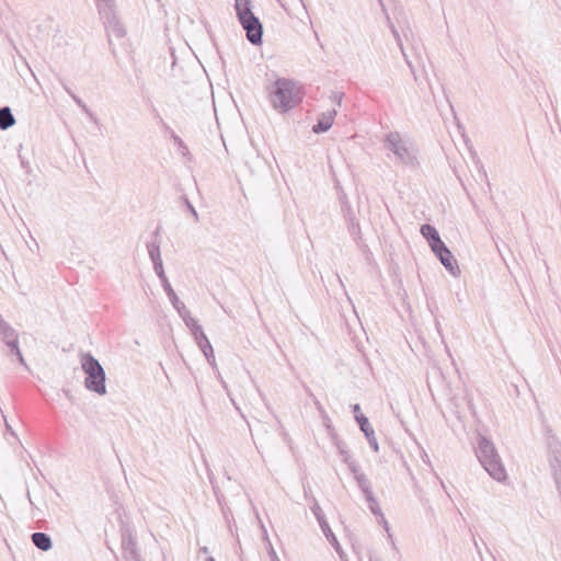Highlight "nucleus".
<instances>
[{"label":"nucleus","mask_w":561,"mask_h":561,"mask_svg":"<svg viewBox=\"0 0 561 561\" xmlns=\"http://www.w3.org/2000/svg\"><path fill=\"white\" fill-rule=\"evenodd\" d=\"M302 87L287 78H278L270 90V102L278 113H287L302 102Z\"/></svg>","instance_id":"nucleus-1"},{"label":"nucleus","mask_w":561,"mask_h":561,"mask_svg":"<svg viewBox=\"0 0 561 561\" xmlns=\"http://www.w3.org/2000/svg\"><path fill=\"white\" fill-rule=\"evenodd\" d=\"M476 455L482 467L493 479L497 481L506 479V471L501 461L500 455L497 454L494 444L485 436H478Z\"/></svg>","instance_id":"nucleus-2"},{"label":"nucleus","mask_w":561,"mask_h":561,"mask_svg":"<svg viewBox=\"0 0 561 561\" xmlns=\"http://www.w3.org/2000/svg\"><path fill=\"white\" fill-rule=\"evenodd\" d=\"M234 10L239 23L245 31V37L252 45H261L263 42V25L252 12L250 0H234Z\"/></svg>","instance_id":"nucleus-3"},{"label":"nucleus","mask_w":561,"mask_h":561,"mask_svg":"<svg viewBox=\"0 0 561 561\" xmlns=\"http://www.w3.org/2000/svg\"><path fill=\"white\" fill-rule=\"evenodd\" d=\"M383 147L393 154L397 162L412 168L417 165V151L413 142L400 133H388L383 139Z\"/></svg>","instance_id":"nucleus-4"},{"label":"nucleus","mask_w":561,"mask_h":561,"mask_svg":"<svg viewBox=\"0 0 561 561\" xmlns=\"http://www.w3.org/2000/svg\"><path fill=\"white\" fill-rule=\"evenodd\" d=\"M81 367L85 374V389L99 396L106 394V375L100 362L91 353H84L81 355Z\"/></svg>","instance_id":"nucleus-5"},{"label":"nucleus","mask_w":561,"mask_h":561,"mask_svg":"<svg viewBox=\"0 0 561 561\" xmlns=\"http://www.w3.org/2000/svg\"><path fill=\"white\" fill-rule=\"evenodd\" d=\"M98 9L108 37L112 35L117 38L124 37L126 31L116 16L114 0H98Z\"/></svg>","instance_id":"nucleus-6"},{"label":"nucleus","mask_w":561,"mask_h":561,"mask_svg":"<svg viewBox=\"0 0 561 561\" xmlns=\"http://www.w3.org/2000/svg\"><path fill=\"white\" fill-rule=\"evenodd\" d=\"M123 557L126 561H142L138 550L136 536L126 525L121 528Z\"/></svg>","instance_id":"nucleus-7"},{"label":"nucleus","mask_w":561,"mask_h":561,"mask_svg":"<svg viewBox=\"0 0 561 561\" xmlns=\"http://www.w3.org/2000/svg\"><path fill=\"white\" fill-rule=\"evenodd\" d=\"M436 257L439 260V262L443 264V266L453 275V276H459L460 275V268L458 265L457 260L453 255V253L449 251V249L446 247V244H442L439 248L433 251Z\"/></svg>","instance_id":"nucleus-8"},{"label":"nucleus","mask_w":561,"mask_h":561,"mask_svg":"<svg viewBox=\"0 0 561 561\" xmlns=\"http://www.w3.org/2000/svg\"><path fill=\"white\" fill-rule=\"evenodd\" d=\"M356 422L358 423L360 431L364 433L366 439L368 440L369 446L375 453H378L379 445L375 436V431L371 427L368 419L364 414H359L356 415Z\"/></svg>","instance_id":"nucleus-9"},{"label":"nucleus","mask_w":561,"mask_h":561,"mask_svg":"<svg viewBox=\"0 0 561 561\" xmlns=\"http://www.w3.org/2000/svg\"><path fill=\"white\" fill-rule=\"evenodd\" d=\"M335 116L336 110L334 108L331 111L322 112L319 115L317 123L312 126V131L314 134L328 131L332 127Z\"/></svg>","instance_id":"nucleus-10"},{"label":"nucleus","mask_w":561,"mask_h":561,"mask_svg":"<svg viewBox=\"0 0 561 561\" xmlns=\"http://www.w3.org/2000/svg\"><path fill=\"white\" fill-rule=\"evenodd\" d=\"M421 234L427 240L432 251L444 244L436 228L430 224L422 225Z\"/></svg>","instance_id":"nucleus-11"},{"label":"nucleus","mask_w":561,"mask_h":561,"mask_svg":"<svg viewBox=\"0 0 561 561\" xmlns=\"http://www.w3.org/2000/svg\"><path fill=\"white\" fill-rule=\"evenodd\" d=\"M364 496H365V500L367 501L368 508L370 510V512L375 516L380 517L381 522L385 525L386 530H388V522L386 520V518L381 512L380 505H379L377 499L375 497L374 493L370 492Z\"/></svg>","instance_id":"nucleus-12"},{"label":"nucleus","mask_w":561,"mask_h":561,"mask_svg":"<svg viewBox=\"0 0 561 561\" xmlns=\"http://www.w3.org/2000/svg\"><path fill=\"white\" fill-rule=\"evenodd\" d=\"M323 535L328 539V541L332 545V547L335 549V551L339 553L341 558H343V551L340 546V542L337 538L335 537L334 533L332 531L330 525L328 523H323V525L320 526Z\"/></svg>","instance_id":"nucleus-13"},{"label":"nucleus","mask_w":561,"mask_h":561,"mask_svg":"<svg viewBox=\"0 0 561 561\" xmlns=\"http://www.w3.org/2000/svg\"><path fill=\"white\" fill-rule=\"evenodd\" d=\"M172 306L178 312L185 311V305L179 299L170 283L162 286Z\"/></svg>","instance_id":"nucleus-14"},{"label":"nucleus","mask_w":561,"mask_h":561,"mask_svg":"<svg viewBox=\"0 0 561 561\" xmlns=\"http://www.w3.org/2000/svg\"><path fill=\"white\" fill-rule=\"evenodd\" d=\"M160 247H161V240L149 241L147 243L148 254H149V257H150L152 264L162 262Z\"/></svg>","instance_id":"nucleus-15"},{"label":"nucleus","mask_w":561,"mask_h":561,"mask_svg":"<svg viewBox=\"0 0 561 561\" xmlns=\"http://www.w3.org/2000/svg\"><path fill=\"white\" fill-rule=\"evenodd\" d=\"M15 123L14 116L9 107L0 108V129L5 130Z\"/></svg>","instance_id":"nucleus-16"},{"label":"nucleus","mask_w":561,"mask_h":561,"mask_svg":"<svg viewBox=\"0 0 561 561\" xmlns=\"http://www.w3.org/2000/svg\"><path fill=\"white\" fill-rule=\"evenodd\" d=\"M72 100L82 110V112L88 116L90 122H92L96 126L100 124V121L96 117V115L87 106V104L78 95H72Z\"/></svg>","instance_id":"nucleus-17"},{"label":"nucleus","mask_w":561,"mask_h":561,"mask_svg":"<svg viewBox=\"0 0 561 561\" xmlns=\"http://www.w3.org/2000/svg\"><path fill=\"white\" fill-rule=\"evenodd\" d=\"M347 230L352 236L353 240L358 242L362 240V229L358 219L346 221Z\"/></svg>","instance_id":"nucleus-18"},{"label":"nucleus","mask_w":561,"mask_h":561,"mask_svg":"<svg viewBox=\"0 0 561 561\" xmlns=\"http://www.w3.org/2000/svg\"><path fill=\"white\" fill-rule=\"evenodd\" d=\"M179 314L182 317L183 321L185 322L186 327L190 329L192 334L196 332V328H202L198 321L191 316V312L187 309H185V311L179 312Z\"/></svg>","instance_id":"nucleus-19"},{"label":"nucleus","mask_w":561,"mask_h":561,"mask_svg":"<svg viewBox=\"0 0 561 561\" xmlns=\"http://www.w3.org/2000/svg\"><path fill=\"white\" fill-rule=\"evenodd\" d=\"M51 546L50 537L46 533L37 531V549L48 551Z\"/></svg>","instance_id":"nucleus-20"},{"label":"nucleus","mask_w":561,"mask_h":561,"mask_svg":"<svg viewBox=\"0 0 561 561\" xmlns=\"http://www.w3.org/2000/svg\"><path fill=\"white\" fill-rule=\"evenodd\" d=\"M357 482L358 488L363 492L364 495L373 492L371 490V483L367 476L365 473L358 474L356 478H354Z\"/></svg>","instance_id":"nucleus-21"},{"label":"nucleus","mask_w":561,"mask_h":561,"mask_svg":"<svg viewBox=\"0 0 561 561\" xmlns=\"http://www.w3.org/2000/svg\"><path fill=\"white\" fill-rule=\"evenodd\" d=\"M171 139L173 140L174 145L178 147L180 153L183 157L190 156L188 147L184 144V141L175 134V131H171Z\"/></svg>","instance_id":"nucleus-22"},{"label":"nucleus","mask_w":561,"mask_h":561,"mask_svg":"<svg viewBox=\"0 0 561 561\" xmlns=\"http://www.w3.org/2000/svg\"><path fill=\"white\" fill-rule=\"evenodd\" d=\"M201 351L203 352V354L205 355L208 364L215 368L216 367V360H215V354H214V350H213V346L210 343H207L206 345H203V347L201 348Z\"/></svg>","instance_id":"nucleus-23"},{"label":"nucleus","mask_w":561,"mask_h":561,"mask_svg":"<svg viewBox=\"0 0 561 561\" xmlns=\"http://www.w3.org/2000/svg\"><path fill=\"white\" fill-rule=\"evenodd\" d=\"M193 336H194L199 348H202L203 345L210 343L209 340L207 339L206 334L204 333L203 328H196V332L193 333Z\"/></svg>","instance_id":"nucleus-24"},{"label":"nucleus","mask_w":561,"mask_h":561,"mask_svg":"<svg viewBox=\"0 0 561 561\" xmlns=\"http://www.w3.org/2000/svg\"><path fill=\"white\" fill-rule=\"evenodd\" d=\"M343 461L347 465L350 471L354 474V478L358 474H363V472L359 471L358 463L352 459L351 455H346V458H343Z\"/></svg>","instance_id":"nucleus-25"},{"label":"nucleus","mask_w":561,"mask_h":561,"mask_svg":"<svg viewBox=\"0 0 561 561\" xmlns=\"http://www.w3.org/2000/svg\"><path fill=\"white\" fill-rule=\"evenodd\" d=\"M343 461L347 465L350 471L354 474V478L358 474H363V472L359 471L358 463L352 459L351 455H346V458H343Z\"/></svg>","instance_id":"nucleus-26"},{"label":"nucleus","mask_w":561,"mask_h":561,"mask_svg":"<svg viewBox=\"0 0 561 561\" xmlns=\"http://www.w3.org/2000/svg\"><path fill=\"white\" fill-rule=\"evenodd\" d=\"M153 265V270H154V273L157 274V276L159 277L162 286L170 283L165 273H164V268H163V263L162 262H159V263H156V264H152Z\"/></svg>","instance_id":"nucleus-27"},{"label":"nucleus","mask_w":561,"mask_h":561,"mask_svg":"<svg viewBox=\"0 0 561 561\" xmlns=\"http://www.w3.org/2000/svg\"><path fill=\"white\" fill-rule=\"evenodd\" d=\"M311 512L317 518L319 526L323 525V523H328L318 502H314V504L311 506Z\"/></svg>","instance_id":"nucleus-28"},{"label":"nucleus","mask_w":561,"mask_h":561,"mask_svg":"<svg viewBox=\"0 0 561 561\" xmlns=\"http://www.w3.org/2000/svg\"><path fill=\"white\" fill-rule=\"evenodd\" d=\"M342 214L345 221L354 220L356 219L355 213L350 204V202H344V205L342 206Z\"/></svg>","instance_id":"nucleus-29"},{"label":"nucleus","mask_w":561,"mask_h":561,"mask_svg":"<svg viewBox=\"0 0 561 561\" xmlns=\"http://www.w3.org/2000/svg\"><path fill=\"white\" fill-rule=\"evenodd\" d=\"M182 199V203H183V206L192 214V216L194 217V220L195 222H198L199 220V217H198V214L195 209V207L193 206V204L190 202V199L187 198L186 195H183L181 197Z\"/></svg>","instance_id":"nucleus-30"},{"label":"nucleus","mask_w":561,"mask_h":561,"mask_svg":"<svg viewBox=\"0 0 561 561\" xmlns=\"http://www.w3.org/2000/svg\"><path fill=\"white\" fill-rule=\"evenodd\" d=\"M390 28H391V32H392V34H393V36H394V38H396L397 43H398V46H399V47H400V49H401V53H402V55H403V57H404V59H405L407 64L411 67V62L408 60V57H407V55H405V53H404L403 45H402V41H401V37H400V35H399V32L397 31V28H396V27H394V25H392V24H390Z\"/></svg>","instance_id":"nucleus-31"},{"label":"nucleus","mask_w":561,"mask_h":561,"mask_svg":"<svg viewBox=\"0 0 561 561\" xmlns=\"http://www.w3.org/2000/svg\"><path fill=\"white\" fill-rule=\"evenodd\" d=\"M221 513L225 517L226 523L228 524V527L230 528L231 519H233L230 508L228 506H222Z\"/></svg>","instance_id":"nucleus-32"},{"label":"nucleus","mask_w":561,"mask_h":561,"mask_svg":"<svg viewBox=\"0 0 561 561\" xmlns=\"http://www.w3.org/2000/svg\"><path fill=\"white\" fill-rule=\"evenodd\" d=\"M336 447H337L339 454L342 456V459L346 458V455H350V453H348V450L346 448V444L345 443L339 442L336 444Z\"/></svg>","instance_id":"nucleus-33"},{"label":"nucleus","mask_w":561,"mask_h":561,"mask_svg":"<svg viewBox=\"0 0 561 561\" xmlns=\"http://www.w3.org/2000/svg\"><path fill=\"white\" fill-rule=\"evenodd\" d=\"M214 492H215V495H216V499H217V502L220 506V510H222V506H227L226 504V500H225V496L220 493L219 490H217L216 488H214Z\"/></svg>","instance_id":"nucleus-34"},{"label":"nucleus","mask_w":561,"mask_h":561,"mask_svg":"<svg viewBox=\"0 0 561 561\" xmlns=\"http://www.w3.org/2000/svg\"><path fill=\"white\" fill-rule=\"evenodd\" d=\"M214 492H215V495H216V499H217V502L220 506V510H222V506H227L226 504V500H225V496L220 493L219 490H217L216 488H214Z\"/></svg>","instance_id":"nucleus-35"},{"label":"nucleus","mask_w":561,"mask_h":561,"mask_svg":"<svg viewBox=\"0 0 561 561\" xmlns=\"http://www.w3.org/2000/svg\"><path fill=\"white\" fill-rule=\"evenodd\" d=\"M161 226H157V228L154 229V231L152 232V240L151 241H157V240H161Z\"/></svg>","instance_id":"nucleus-36"},{"label":"nucleus","mask_w":561,"mask_h":561,"mask_svg":"<svg viewBox=\"0 0 561 561\" xmlns=\"http://www.w3.org/2000/svg\"><path fill=\"white\" fill-rule=\"evenodd\" d=\"M343 96H344V93H342V92H339V93H337V92H335V93H333V95H332L331 98H332V100H333L334 102H336V103H337V105L340 106V105H341V102H342Z\"/></svg>","instance_id":"nucleus-37"},{"label":"nucleus","mask_w":561,"mask_h":561,"mask_svg":"<svg viewBox=\"0 0 561 561\" xmlns=\"http://www.w3.org/2000/svg\"><path fill=\"white\" fill-rule=\"evenodd\" d=\"M159 123L165 133L171 135V131H174L161 117H159Z\"/></svg>","instance_id":"nucleus-38"},{"label":"nucleus","mask_w":561,"mask_h":561,"mask_svg":"<svg viewBox=\"0 0 561 561\" xmlns=\"http://www.w3.org/2000/svg\"><path fill=\"white\" fill-rule=\"evenodd\" d=\"M351 408H352V412L354 413L355 419H356V415L363 414L360 412V405L358 403L351 405Z\"/></svg>","instance_id":"nucleus-39"},{"label":"nucleus","mask_w":561,"mask_h":561,"mask_svg":"<svg viewBox=\"0 0 561 561\" xmlns=\"http://www.w3.org/2000/svg\"><path fill=\"white\" fill-rule=\"evenodd\" d=\"M435 328H436L437 333L443 337L442 324L437 319L435 320Z\"/></svg>","instance_id":"nucleus-40"},{"label":"nucleus","mask_w":561,"mask_h":561,"mask_svg":"<svg viewBox=\"0 0 561 561\" xmlns=\"http://www.w3.org/2000/svg\"><path fill=\"white\" fill-rule=\"evenodd\" d=\"M306 392H307V394H308L310 398H312V399H313V401H314L316 403H317V402H319V401L316 399V397H314V394L312 393V391L310 390V388L306 387Z\"/></svg>","instance_id":"nucleus-41"},{"label":"nucleus","mask_w":561,"mask_h":561,"mask_svg":"<svg viewBox=\"0 0 561 561\" xmlns=\"http://www.w3.org/2000/svg\"><path fill=\"white\" fill-rule=\"evenodd\" d=\"M271 561H280L274 550H272L271 552Z\"/></svg>","instance_id":"nucleus-42"},{"label":"nucleus","mask_w":561,"mask_h":561,"mask_svg":"<svg viewBox=\"0 0 561 561\" xmlns=\"http://www.w3.org/2000/svg\"><path fill=\"white\" fill-rule=\"evenodd\" d=\"M340 202H341V207L344 205V202H348V199H347L345 194L340 196Z\"/></svg>","instance_id":"nucleus-43"},{"label":"nucleus","mask_w":561,"mask_h":561,"mask_svg":"<svg viewBox=\"0 0 561 561\" xmlns=\"http://www.w3.org/2000/svg\"><path fill=\"white\" fill-rule=\"evenodd\" d=\"M199 553L208 554V548H207V547H202V548L199 549Z\"/></svg>","instance_id":"nucleus-44"},{"label":"nucleus","mask_w":561,"mask_h":561,"mask_svg":"<svg viewBox=\"0 0 561 561\" xmlns=\"http://www.w3.org/2000/svg\"><path fill=\"white\" fill-rule=\"evenodd\" d=\"M65 90L67 93L72 98V95H76L72 90H70L68 87H65Z\"/></svg>","instance_id":"nucleus-45"},{"label":"nucleus","mask_w":561,"mask_h":561,"mask_svg":"<svg viewBox=\"0 0 561 561\" xmlns=\"http://www.w3.org/2000/svg\"><path fill=\"white\" fill-rule=\"evenodd\" d=\"M65 90L67 93L72 98V95H76L72 90H70L68 87H65Z\"/></svg>","instance_id":"nucleus-46"},{"label":"nucleus","mask_w":561,"mask_h":561,"mask_svg":"<svg viewBox=\"0 0 561 561\" xmlns=\"http://www.w3.org/2000/svg\"><path fill=\"white\" fill-rule=\"evenodd\" d=\"M205 561H216V560H215V558H214V557H211V556H207V557L205 558Z\"/></svg>","instance_id":"nucleus-47"},{"label":"nucleus","mask_w":561,"mask_h":561,"mask_svg":"<svg viewBox=\"0 0 561 561\" xmlns=\"http://www.w3.org/2000/svg\"><path fill=\"white\" fill-rule=\"evenodd\" d=\"M31 540L33 543H35V533L31 535Z\"/></svg>","instance_id":"nucleus-48"},{"label":"nucleus","mask_w":561,"mask_h":561,"mask_svg":"<svg viewBox=\"0 0 561 561\" xmlns=\"http://www.w3.org/2000/svg\"><path fill=\"white\" fill-rule=\"evenodd\" d=\"M36 527L37 528H42V525L39 524V520H37Z\"/></svg>","instance_id":"nucleus-49"},{"label":"nucleus","mask_w":561,"mask_h":561,"mask_svg":"<svg viewBox=\"0 0 561 561\" xmlns=\"http://www.w3.org/2000/svg\"><path fill=\"white\" fill-rule=\"evenodd\" d=\"M111 50H112V54L115 56V55H116L115 49H114V48H111Z\"/></svg>","instance_id":"nucleus-50"}]
</instances>
